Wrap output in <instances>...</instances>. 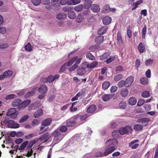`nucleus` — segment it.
I'll return each instance as SVG.
<instances>
[{
	"label": "nucleus",
	"instance_id": "nucleus-24",
	"mask_svg": "<svg viewBox=\"0 0 158 158\" xmlns=\"http://www.w3.org/2000/svg\"><path fill=\"white\" fill-rule=\"evenodd\" d=\"M111 94H106L103 95L102 98V99L104 101H107L112 97Z\"/></svg>",
	"mask_w": 158,
	"mask_h": 158
},
{
	"label": "nucleus",
	"instance_id": "nucleus-62",
	"mask_svg": "<svg viewBox=\"0 0 158 158\" xmlns=\"http://www.w3.org/2000/svg\"><path fill=\"white\" fill-rule=\"evenodd\" d=\"M141 61L139 59H136L135 62V67L137 69L139 67Z\"/></svg>",
	"mask_w": 158,
	"mask_h": 158
},
{
	"label": "nucleus",
	"instance_id": "nucleus-35",
	"mask_svg": "<svg viewBox=\"0 0 158 158\" xmlns=\"http://www.w3.org/2000/svg\"><path fill=\"white\" fill-rule=\"evenodd\" d=\"M37 140L33 139L30 141L27 146L28 150H30L33 145L37 142Z\"/></svg>",
	"mask_w": 158,
	"mask_h": 158
},
{
	"label": "nucleus",
	"instance_id": "nucleus-15",
	"mask_svg": "<svg viewBox=\"0 0 158 158\" xmlns=\"http://www.w3.org/2000/svg\"><path fill=\"white\" fill-rule=\"evenodd\" d=\"M41 105L40 102L37 101L34 103H31L29 106V110H31L33 108L34 109H35L36 108H38Z\"/></svg>",
	"mask_w": 158,
	"mask_h": 158
},
{
	"label": "nucleus",
	"instance_id": "nucleus-36",
	"mask_svg": "<svg viewBox=\"0 0 158 158\" xmlns=\"http://www.w3.org/2000/svg\"><path fill=\"white\" fill-rule=\"evenodd\" d=\"M117 40L118 44H122L123 41L121 35L119 32H118L117 34Z\"/></svg>",
	"mask_w": 158,
	"mask_h": 158
},
{
	"label": "nucleus",
	"instance_id": "nucleus-13",
	"mask_svg": "<svg viewBox=\"0 0 158 158\" xmlns=\"http://www.w3.org/2000/svg\"><path fill=\"white\" fill-rule=\"evenodd\" d=\"M48 90V88L47 86L44 85H42L40 86L38 89L39 93L42 94H45Z\"/></svg>",
	"mask_w": 158,
	"mask_h": 158
},
{
	"label": "nucleus",
	"instance_id": "nucleus-56",
	"mask_svg": "<svg viewBox=\"0 0 158 158\" xmlns=\"http://www.w3.org/2000/svg\"><path fill=\"white\" fill-rule=\"evenodd\" d=\"M31 1L33 4L35 6L39 5L41 2V0H31Z\"/></svg>",
	"mask_w": 158,
	"mask_h": 158
},
{
	"label": "nucleus",
	"instance_id": "nucleus-16",
	"mask_svg": "<svg viewBox=\"0 0 158 158\" xmlns=\"http://www.w3.org/2000/svg\"><path fill=\"white\" fill-rule=\"evenodd\" d=\"M91 9L94 13L98 12L100 10L99 6L98 5L95 4H93L91 5Z\"/></svg>",
	"mask_w": 158,
	"mask_h": 158
},
{
	"label": "nucleus",
	"instance_id": "nucleus-52",
	"mask_svg": "<svg viewBox=\"0 0 158 158\" xmlns=\"http://www.w3.org/2000/svg\"><path fill=\"white\" fill-rule=\"evenodd\" d=\"M123 77V75L121 74H119L116 75L114 78V80L115 81H118L121 79Z\"/></svg>",
	"mask_w": 158,
	"mask_h": 158
},
{
	"label": "nucleus",
	"instance_id": "nucleus-23",
	"mask_svg": "<svg viewBox=\"0 0 158 158\" xmlns=\"http://www.w3.org/2000/svg\"><path fill=\"white\" fill-rule=\"evenodd\" d=\"M77 74L81 76L84 75L86 72V70L85 69L81 67L79 68L77 70Z\"/></svg>",
	"mask_w": 158,
	"mask_h": 158
},
{
	"label": "nucleus",
	"instance_id": "nucleus-19",
	"mask_svg": "<svg viewBox=\"0 0 158 158\" xmlns=\"http://www.w3.org/2000/svg\"><path fill=\"white\" fill-rule=\"evenodd\" d=\"M22 101L19 98H17L14 100L11 103V104L13 107L18 106L21 102Z\"/></svg>",
	"mask_w": 158,
	"mask_h": 158
},
{
	"label": "nucleus",
	"instance_id": "nucleus-6",
	"mask_svg": "<svg viewBox=\"0 0 158 158\" xmlns=\"http://www.w3.org/2000/svg\"><path fill=\"white\" fill-rule=\"evenodd\" d=\"M18 113L16 112L15 108H12L10 109L6 113V115L9 117L13 119L16 118Z\"/></svg>",
	"mask_w": 158,
	"mask_h": 158
},
{
	"label": "nucleus",
	"instance_id": "nucleus-17",
	"mask_svg": "<svg viewBox=\"0 0 158 158\" xmlns=\"http://www.w3.org/2000/svg\"><path fill=\"white\" fill-rule=\"evenodd\" d=\"M111 20V18L109 16L104 17L102 19V21L104 24L106 25L110 24Z\"/></svg>",
	"mask_w": 158,
	"mask_h": 158
},
{
	"label": "nucleus",
	"instance_id": "nucleus-26",
	"mask_svg": "<svg viewBox=\"0 0 158 158\" xmlns=\"http://www.w3.org/2000/svg\"><path fill=\"white\" fill-rule=\"evenodd\" d=\"M137 102L136 99L134 97H131L129 99V104L131 106H133L136 104Z\"/></svg>",
	"mask_w": 158,
	"mask_h": 158
},
{
	"label": "nucleus",
	"instance_id": "nucleus-44",
	"mask_svg": "<svg viewBox=\"0 0 158 158\" xmlns=\"http://www.w3.org/2000/svg\"><path fill=\"white\" fill-rule=\"evenodd\" d=\"M68 17L70 19H74L76 16V14L73 11H70L68 14Z\"/></svg>",
	"mask_w": 158,
	"mask_h": 158
},
{
	"label": "nucleus",
	"instance_id": "nucleus-33",
	"mask_svg": "<svg viewBox=\"0 0 158 158\" xmlns=\"http://www.w3.org/2000/svg\"><path fill=\"white\" fill-rule=\"evenodd\" d=\"M37 90L36 88L34 89L33 90L28 92L25 95V97L26 98H28L34 95L35 93V91Z\"/></svg>",
	"mask_w": 158,
	"mask_h": 158
},
{
	"label": "nucleus",
	"instance_id": "nucleus-34",
	"mask_svg": "<svg viewBox=\"0 0 158 158\" xmlns=\"http://www.w3.org/2000/svg\"><path fill=\"white\" fill-rule=\"evenodd\" d=\"M67 17L66 14L64 13L59 14L56 16V18L59 19H65Z\"/></svg>",
	"mask_w": 158,
	"mask_h": 158
},
{
	"label": "nucleus",
	"instance_id": "nucleus-8",
	"mask_svg": "<svg viewBox=\"0 0 158 158\" xmlns=\"http://www.w3.org/2000/svg\"><path fill=\"white\" fill-rule=\"evenodd\" d=\"M134 77L132 76H130L128 77L125 81V87H128L130 86L134 81Z\"/></svg>",
	"mask_w": 158,
	"mask_h": 158
},
{
	"label": "nucleus",
	"instance_id": "nucleus-54",
	"mask_svg": "<svg viewBox=\"0 0 158 158\" xmlns=\"http://www.w3.org/2000/svg\"><path fill=\"white\" fill-rule=\"evenodd\" d=\"M25 50L27 51L31 52L32 50V47L30 43H28L24 47Z\"/></svg>",
	"mask_w": 158,
	"mask_h": 158
},
{
	"label": "nucleus",
	"instance_id": "nucleus-32",
	"mask_svg": "<svg viewBox=\"0 0 158 158\" xmlns=\"http://www.w3.org/2000/svg\"><path fill=\"white\" fill-rule=\"evenodd\" d=\"M110 83L109 81L104 82L102 84V88L104 90H106L110 86Z\"/></svg>",
	"mask_w": 158,
	"mask_h": 158
},
{
	"label": "nucleus",
	"instance_id": "nucleus-28",
	"mask_svg": "<svg viewBox=\"0 0 158 158\" xmlns=\"http://www.w3.org/2000/svg\"><path fill=\"white\" fill-rule=\"evenodd\" d=\"M84 18V16L82 14H79L76 19V22L77 23H80L82 22Z\"/></svg>",
	"mask_w": 158,
	"mask_h": 158
},
{
	"label": "nucleus",
	"instance_id": "nucleus-25",
	"mask_svg": "<svg viewBox=\"0 0 158 158\" xmlns=\"http://www.w3.org/2000/svg\"><path fill=\"white\" fill-rule=\"evenodd\" d=\"M92 1L91 0H88L85 2L84 8L85 9H88L91 6Z\"/></svg>",
	"mask_w": 158,
	"mask_h": 158
},
{
	"label": "nucleus",
	"instance_id": "nucleus-45",
	"mask_svg": "<svg viewBox=\"0 0 158 158\" xmlns=\"http://www.w3.org/2000/svg\"><path fill=\"white\" fill-rule=\"evenodd\" d=\"M154 60L153 59H149L147 60L145 62V64L147 66H150L152 65Z\"/></svg>",
	"mask_w": 158,
	"mask_h": 158
},
{
	"label": "nucleus",
	"instance_id": "nucleus-22",
	"mask_svg": "<svg viewBox=\"0 0 158 158\" xmlns=\"http://www.w3.org/2000/svg\"><path fill=\"white\" fill-rule=\"evenodd\" d=\"M145 49V46L142 43H140L138 46V49L140 53H143Z\"/></svg>",
	"mask_w": 158,
	"mask_h": 158
},
{
	"label": "nucleus",
	"instance_id": "nucleus-2",
	"mask_svg": "<svg viewBox=\"0 0 158 158\" xmlns=\"http://www.w3.org/2000/svg\"><path fill=\"white\" fill-rule=\"evenodd\" d=\"M132 129L131 127L129 125H127L124 127L120 128L119 130L120 134L123 135L126 134H128L132 132Z\"/></svg>",
	"mask_w": 158,
	"mask_h": 158
},
{
	"label": "nucleus",
	"instance_id": "nucleus-53",
	"mask_svg": "<svg viewBox=\"0 0 158 158\" xmlns=\"http://www.w3.org/2000/svg\"><path fill=\"white\" fill-rule=\"evenodd\" d=\"M147 27L146 25L143 27L142 31V36L143 38L145 39L146 34Z\"/></svg>",
	"mask_w": 158,
	"mask_h": 158
},
{
	"label": "nucleus",
	"instance_id": "nucleus-4",
	"mask_svg": "<svg viewBox=\"0 0 158 158\" xmlns=\"http://www.w3.org/2000/svg\"><path fill=\"white\" fill-rule=\"evenodd\" d=\"M54 140L56 141H60L64 137V135L60 133L59 131L56 130L52 133Z\"/></svg>",
	"mask_w": 158,
	"mask_h": 158
},
{
	"label": "nucleus",
	"instance_id": "nucleus-55",
	"mask_svg": "<svg viewBox=\"0 0 158 158\" xmlns=\"http://www.w3.org/2000/svg\"><path fill=\"white\" fill-rule=\"evenodd\" d=\"M150 93L149 91H143L142 94V96L145 98H147L149 97Z\"/></svg>",
	"mask_w": 158,
	"mask_h": 158
},
{
	"label": "nucleus",
	"instance_id": "nucleus-11",
	"mask_svg": "<svg viewBox=\"0 0 158 158\" xmlns=\"http://www.w3.org/2000/svg\"><path fill=\"white\" fill-rule=\"evenodd\" d=\"M8 126L11 128H17L19 127V124L17 123H15L13 120H10L7 123Z\"/></svg>",
	"mask_w": 158,
	"mask_h": 158
},
{
	"label": "nucleus",
	"instance_id": "nucleus-14",
	"mask_svg": "<svg viewBox=\"0 0 158 158\" xmlns=\"http://www.w3.org/2000/svg\"><path fill=\"white\" fill-rule=\"evenodd\" d=\"M96 107L95 105L92 104L89 106L87 108V112L88 113H93L96 110Z\"/></svg>",
	"mask_w": 158,
	"mask_h": 158
},
{
	"label": "nucleus",
	"instance_id": "nucleus-61",
	"mask_svg": "<svg viewBox=\"0 0 158 158\" xmlns=\"http://www.w3.org/2000/svg\"><path fill=\"white\" fill-rule=\"evenodd\" d=\"M119 108L122 109H125L126 107V103L123 101L121 102L119 104Z\"/></svg>",
	"mask_w": 158,
	"mask_h": 158
},
{
	"label": "nucleus",
	"instance_id": "nucleus-43",
	"mask_svg": "<svg viewBox=\"0 0 158 158\" xmlns=\"http://www.w3.org/2000/svg\"><path fill=\"white\" fill-rule=\"evenodd\" d=\"M29 116L28 115H25L22 117L19 121V123H22L25 122L28 119Z\"/></svg>",
	"mask_w": 158,
	"mask_h": 158
},
{
	"label": "nucleus",
	"instance_id": "nucleus-50",
	"mask_svg": "<svg viewBox=\"0 0 158 158\" xmlns=\"http://www.w3.org/2000/svg\"><path fill=\"white\" fill-rule=\"evenodd\" d=\"M31 102V100L27 99L23 101L21 103L23 107L25 108Z\"/></svg>",
	"mask_w": 158,
	"mask_h": 158
},
{
	"label": "nucleus",
	"instance_id": "nucleus-47",
	"mask_svg": "<svg viewBox=\"0 0 158 158\" xmlns=\"http://www.w3.org/2000/svg\"><path fill=\"white\" fill-rule=\"evenodd\" d=\"M109 55V53H105L100 56L99 59L101 60H104L108 57Z\"/></svg>",
	"mask_w": 158,
	"mask_h": 158
},
{
	"label": "nucleus",
	"instance_id": "nucleus-51",
	"mask_svg": "<svg viewBox=\"0 0 158 158\" xmlns=\"http://www.w3.org/2000/svg\"><path fill=\"white\" fill-rule=\"evenodd\" d=\"M83 7L84 6L82 5H80L76 6L74 8V9L76 11L80 12L82 10Z\"/></svg>",
	"mask_w": 158,
	"mask_h": 158
},
{
	"label": "nucleus",
	"instance_id": "nucleus-64",
	"mask_svg": "<svg viewBox=\"0 0 158 158\" xmlns=\"http://www.w3.org/2000/svg\"><path fill=\"white\" fill-rule=\"evenodd\" d=\"M145 102L144 100L143 99H141L138 101L137 105L138 106H141L143 105Z\"/></svg>",
	"mask_w": 158,
	"mask_h": 158
},
{
	"label": "nucleus",
	"instance_id": "nucleus-38",
	"mask_svg": "<svg viewBox=\"0 0 158 158\" xmlns=\"http://www.w3.org/2000/svg\"><path fill=\"white\" fill-rule=\"evenodd\" d=\"M80 2L81 0H70L68 2V4L76 5L80 3Z\"/></svg>",
	"mask_w": 158,
	"mask_h": 158
},
{
	"label": "nucleus",
	"instance_id": "nucleus-5",
	"mask_svg": "<svg viewBox=\"0 0 158 158\" xmlns=\"http://www.w3.org/2000/svg\"><path fill=\"white\" fill-rule=\"evenodd\" d=\"M78 58L77 56H76L73 57L68 62L65 63L63 65L60 69V72L62 73L64 71L65 69V66L67 65L68 66H69L71 65Z\"/></svg>",
	"mask_w": 158,
	"mask_h": 158
},
{
	"label": "nucleus",
	"instance_id": "nucleus-21",
	"mask_svg": "<svg viewBox=\"0 0 158 158\" xmlns=\"http://www.w3.org/2000/svg\"><path fill=\"white\" fill-rule=\"evenodd\" d=\"M108 29L106 26H104L101 28L98 31V33L99 35H102L105 33Z\"/></svg>",
	"mask_w": 158,
	"mask_h": 158
},
{
	"label": "nucleus",
	"instance_id": "nucleus-3",
	"mask_svg": "<svg viewBox=\"0 0 158 158\" xmlns=\"http://www.w3.org/2000/svg\"><path fill=\"white\" fill-rule=\"evenodd\" d=\"M52 122L51 118H48L43 121L41 123L42 125L44 126L41 127L40 128V131L42 132L45 131L48 128V127H45L44 126L49 125Z\"/></svg>",
	"mask_w": 158,
	"mask_h": 158
},
{
	"label": "nucleus",
	"instance_id": "nucleus-41",
	"mask_svg": "<svg viewBox=\"0 0 158 158\" xmlns=\"http://www.w3.org/2000/svg\"><path fill=\"white\" fill-rule=\"evenodd\" d=\"M98 64V62L96 61H94L92 63L89 64V69H92L95 68Z\"/></svg>",
	"mask_w": 158,
	"mask_h": 158
},
{
	"label": "nucleus",
	"instance_id": "nucleus-39",
	"mask_svg": "<svg viewBox=\"0 0 158 158\" xmlns=\"http://www.w3.org/2000/svg\"><path fill=\"white\" fill-rule=\"evenodd\" d=\"M16 95L15 94H10L6 95L5 97V99L6 100H9L10 99L16 98Z\"/></svg>",
	"mask_w": 158,
	"mask_h": 158
},
{
	"label": "nucleus",
	"instance_id": "nucleus-10",
	"mask_svg": "<svg viewBox=\"0 0 158 158\" xmlns=\"http://www.w3.org/2000/svg\"><path fill=\"white\" fill-rule=\"evenodd\" d=\"M150 121V119L149 118H144L138 119L137 122L141 123L143 124V126H146L148 123Z\"/></svg>",
	"mask_w": 158,
	"mask_h": 158
},
{
	"label": "nucleus",
	"instance_id": "nucleus-9",
	"mask_svg": "<svg viewBox=\"0 0 158 158\" xmlns=\"http://www.w3.org/2000/svg\"><path fill=\"white\" fill-rule=\"evenodd\" d=\"M82 59V58H81L78 59L77 58L75 61V64L72 67H70L69 69V70L70 71H72L77 68L78 67V64L80 63Z\"/></svg>",
	"mask_w": 158,
	"mask_h": 158
},
{
	"label": "nucleus",
	"instance_id": "nucleus-40",
	"mask_svg": "<svg viewBox=\"0 0 158 158\" xmlns=\"http://www.w3.org/2000/svg\"><path fill=\"white\" fill-rule=\"evenodd\" d=\"M128 94V91L127 89H124L122 90L121 91V94L122 97H125L127 96Z\"/></svg>",
	"mask_w": 158,
	"mask_h": 158
},
{
	"label": "nucleus",
	"instance_id": "nucleus-27",
	"mask_svg": "<svg viewBox=\"0 0 158 158\" xmlns=\"http://www.w3.org/2000/svg\"><path fill=\"white\" fill-rule=\"evenodd\" d=\"M77 94L78 97L79 98L80 97L81 98H83L85 94V88L83 89L80 92H78Z\"/></svg>",
	"mask_w": 158,
	"mask_h": 158
},
{
	"label": "nucleus",
	"instance_id": "nucleus-31",
	"mask_svg": "<svg viewBox=\"0 0 158 158\" xmlns=\"http://www.w3.org/2000/svg\"><path fill=\"white\" fill-rule=\"evenodd\" d=\"M104 36H99L97 37L95 39V41L97 44L102 43L103 41Z\"/></svg>",
	"mask_w": 158,
	"mask_h": 158
},
{
	"label": "nucleus",
	"instance_id": "nucleus-29",
	"mask_svg": "<svg viewBox=\"0 0 158 158\" xmlns=\"http://www.w3.org/2000/svg\"><path fill=\"white\" fill-rule=\"evenodd\" d=\"M110 11V5L109 4H106L102 10V12L105 13H107Z\"/></svg>",
	"mask_w": 158,
	"mask_h": 158
},
{
	"label": "nucleus",
	"instance_id": "nucleus-7",
	"mask_svg": "<svg viewBox=\"0 0 158 158\" xmlns=\"http://www.w3.org/2000/svg\"><path fill=\"white\" fill-rule=\"evenodd\" d=\"M60 77V75L58 74H56L53 76L51 75L48 77L47 78H44L45 80L46 81H44V83L46 82H48L49 83L53 81L55 79L58 78Z\"/></svg>",
	"mask_w": 158,
	"mask_h": 158
},
{
	"label": "nucleus",
	"instance_id": "nucleus-48",
	"mask_svg": "<svg viewBox=\"0 0 158 158\" xmlns=\"http://www.w3.org/2000/svg\"><path fill=\"white\" fill-rule=\"evenodd\" d=\"M81 67L85 70L87 69H89V63L87 62H85L81 64Z\"/></svg>",
	"mask_w": 158,
	"mask_h": 158
},
{
	"label": "nucleus",
	"instance_id": "nucleus-1",
	"mask_svg": "<svg viewBox=\"0 0 158 158\" xmlns=\"http://www.w3.org/2000/svg\"><path fill=\"white\" fill-rule=\"evenodd\" d=\"M118 143V140L116 139H109L105 143L106 147H109L106 149L104 152V155L106 156L114 151L116 146Z\"/></svg>",
	"mask_w": 158,
	"mask_h": 158
},
{
	"label": "nucleus",
	"instance_id": "nucleus-42",
	"mask_svg": "<svg viewBox=\"0 0 158 158\" xmlns=\"http://www.w3.org/2000/svg\"><path fill=\"white\" fill-rule=\"evenodd\" d=\"M140 82L143 85L147 84L148 82V79L145 77L142 78L140 79Z\"/></svg>",
	"mask_w": 158,
	"mask_h": 158
},
{
	"label": "nucleus",
	"instance_id": "nucleus-57",
	"mask_svg": "<svg viewBox=\"0 0 158 158\" xmlns=\"http://www.w3.org/2000/svg\"><path fill=\"white\" fill-rule=\"evenodd\" d=\"M88 116L87 114H84L83 115H80L79 119L81 121L85 120L88 117Z\"/></svg>",
	"mask_w": 158,
	"mask_h": 158
},
{
	"label": "nucleus",
	"instance_id": "nucleus-63",
	"mask_svg": "<svg viewBox=\"0 0 158 158\" xmlns=\"http://www.w3.org/2000/svg\"><path fill=\"white\" fill-rule=\"evenodd\" d=\"M115 59V56H112L108 59L106 61L107 64L110 63L112 61L114 60Z\"/></svg>",
	"mask_w": 158,
	"mask_h": 158
},
{
	"label": "nucleus",
	"instance_id": "nucleus-20",
	"mask_svg": "<svg viewBox=\"0 0 158 158\" xmlns=\"http://www.w3.org/2000/svg\"><path fill=\"white\" fill-rule=\"evenodd\" d=\"M43 114V111L41 109H40L36 111L34 114L35 118H38L41 116Z\"/></svg>",
	"mask_w": 158,
	"mask_h": 158
},
{
	"label": "nucleus",
	"instance_id": "nucleus-49",
	"mask_svg": "<svg viewBox=\"0 0 158 158\" xmlns=\"http://www.w3.org/2000/svg\"><path fill=\"white\" fill-rule=\"evenodd\" d=\"M86 57L87 58L91 60H95V57L90 53L89 52L86 55Z\"/></svg>",
	"mask_w": 158,
	"mask_h": 158
},
{
	"label": "nucleus",
	"instance_id": "nucleus-30",
	"mask_svg": "<svg viewBox=\"0 0 158 158\" xmlns=\"http://www.w3.org/2000/svg\"><path fill=\"white\" fill-rule=\"evenodd\" d=\"M133 128L136 131H141L143 128V126L139 124H135Z\"/></svg>",
	"mask_w": 158,
	"mask_h": 158
},
{
	"label": "nucleus",
	"instance_id": "nucleus-59",
	"mask_svg": "<svg viewBox=\"0 0 158 158\" xmlns=\"http://www.w3.org/2000/svg\"><path fill=\"white\" fill-rule=\"evenodd\" d=\"M67 130V128L65 125L62 126L60 127V130L61 132H65Z\"/></svg>",
	"mask_w": 158,
	"mask_h": 158
},
{
	"label": "nucleus",
	"instance_id": "nucleus-18",
	"mask_svg": "<svg viewBox=\"0 0 158 158\" xmlns=\"http://www.w3.org/2000/svg\"><path fill=\"white\" fill-rule=\"evenodd\" d=\"M49 135V134L48 133H46L42 135L39 139L41 141L43 142H45L48 140Z\"/></svg>",
	"mask_w": 158,
	"mask_h": 158
},
{
	"label": "nucleus",
	"instance_id": "nucleus-58",
	"mask_svg": "<svg viewBox=\"0 0 158 158\" xmlns=\"http://www.w3.org/2000/svg\"><path fill=\"white\" fill-rule=\"evenodd\" d=\"M125 81L123 80H122L120 81L118 83V86L119 88L122 87L124 85L125 86Z\"/></svg>",
	"mask_w": 158,
	"mask_h": 158
},
{
	"label": "nucleus",
	"instance_id": "nucleus-12",
	"mask_svg": "<svg viewBox=\"0 0 158 158\" xmlns=\"http://www.w3.org/2000/svg\"><path fill=\"white\" fill-rule=\"evenodd\" d=\"M65 123L67 127H73L78 125L77 122L73 120H67Z\"/></svg>",
	"mask_w": 158,
	"mask_h": 158
},
{
	"label": "nucleus",
	"instance_id": "nucleus-46",
	"mask_svg": "<svg viewBox=\"0 0 158 158\" xmlns=\"http://www.w3.org/2000/svg\"><path fill=\"white\" fill-rule=\"evenodd\" d=\"M28 143V141H26L24 142L21 145V146L19 148V150L21 151L24 150V148L26 147Z\"/></svg>",
	"mask_w": 158,
	"mask_h": 158
},
{
	"label": "nucleus",
	"instance_id": "nucleus-37",
	"mask_svg": "<svg viewBox=\"0 0 158 158\" xmlns=\"http://www.w3.org/2000/svg\"><path fill=\"white\" fill-rule=\"evenodd\" d=\"M3 74H4L5 78H6L11 76L13 74V72L12 71L9 70L4 72Z\"/></svg>",
	"mask_w": 158,
	"mask_h": 158
},
{
	"label": "nucleus",
	"instance_id": "nucleus-60",
	"mask_svg": "<svg viewBox=\"0 0 158 158\" xmlns=\"http://www.w3.org/2000/svg\"><path fill=\"white\" fill-rule=\"evenodd\" d=\"M98 48V47L96 45L92 46L89 48V49L91 52H94Z\"/></svg>",
	"mask_w": 158,
	"mask_h": 158
}]
</instances>
